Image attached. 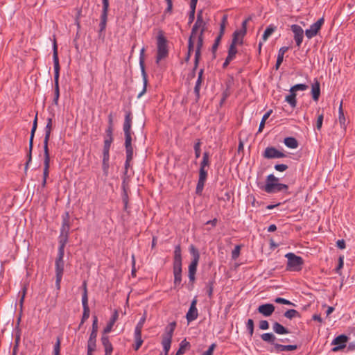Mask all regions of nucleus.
<instances>
[{
  "label": "nucleus",
  "mask_w": 355,
  "mask_h": 355,
  "mask_svg": "<svg viewBox=\"0 0 355 355\" xmlns=\"http://www.w3.org/2000/svg\"><path fill=\"white\" fill-rule=\"evenodd\" d=\"M216 345L215 343H212L209 346V349L206 352H205L202 355H213L214 350L216 348Z\"/></svg>",
  "instance_id": "obj_64"
},
{
  "label": "nucleus",
  "mask_w": 355,
  "mask_h": 355,
  "mask_svg": "<svg viewBox=\"0 0 355 355\" xmlns=\"http://www.w3.org/2000/svg\"><path fill=\"white\" fill-rule=\"evenodd\" d=\"M64 254H58L55 259V276L62 277L64 272V262L63 260Z\"/></svg>",
  "instance_id": "obj_21"
},
{
  "label": "nucleus",
  "mask_w": 355,
  "mask_h": 355,
  "mask_svg": "<svg viewBox=\"0 0 355 355\" xmlns=\"http://www.w3.org/2000/svg\"><path fill=\"white\" fill-rule=\"evenodd\" d=\"M284 144L290 148H296L298 146V141L297 140L293 137H286L284 139Z\"/></svg>",
  "instance_id": "obj_36"
},
{
  "label": "nucleus",
  "mask_w": 355,
  "mask_h": 355,
  "mask_svg": "<svg viewBox=\"0 0 355 355\" xmlns=\"http://www.w3.org/2000/svg\"><path fill=\"white\" fill-rule=\"evenodd\" d=\"M125 148L126 158L128 160H132L133 158V148L132 146H127Z\"/></svg>",
  "instance_id": "obj_61"
},
{
  "label": "nucleus",
  "mask_w": 355,
  "mask_h": 355,
  "mask_svg": "<svg viewBox=\"0 0 355 355\" xmlns=\"http://www.w3.org/2000/svg\"><path fill=\"white\" fill-rule=\"evenodd\" d=\"M203 72H204V69H201L199 71L198 79H197V81L196 83V85H195V87H194V93H195L196 96V102L200 98V89L202 82L203 80V77H202Z\"/></svg>",
  "instance_id": "obj_24"
},
{
  "label": "nucleus",
  "mask_w": 355,
  "mask_h": 355,
  "mask_svg": "<svg viewBox=\"0 0 355 355\" xmlns=\"http://www.w3.org/2000/svg\"><path fill=\"white\" fill-rule=\"evenodd\" d=\"M207 177V171L205 168H200L199 179L197 183L196 193L200 196L204 189L205 183Z\"/></svg>",
  "instance_id": "obj_14"
},
{
  "label": "nucleus",
  "mask_w": 355,
  "mask_h": 355,
  "mask_svg": "<svg viewBox=\"0 0 355 355\" xmlns=\"http://www.w3.org/2000/svg\"><path fill=\"white\" fill-rule=\"evenodd\" d=\"M197 302V297H195L191 301L189 309L186 315V318L188 322L195 320L198 316V310L196 308Z\"/></svg>",
  "instance_id": "obj_17"
},
{
  "label": "nucleus",
  "mask_w": 355,
  "mask_h": 355,
  "mask_svg": "<svg viewBox=\"0 0 355 355\" xmlns=\"http://www.w3.org/2000/svg\"><path fill=\"white\" fill-rule=\"evenodd\" d=\"M284 316L286 317V318L291 320L294 318H300V314L295 309H289L284 313Z\"/></svg>",
  "instance_id": "obj_41"
},
{
  "label": "nucleus",
  "mask_w": 355,
  "mask_h": 355,
  "mask_svg": "<svg viewBox=\"0 0 355 355\" xmlns=\"http://www.w3.org/2000/svg\"><path fill=\"white\" fill-rule=\"evenodd\" d=\"M285 257L288 259L286 266L287 270L300 271L302 270L304 260L301 257L297 256L292 252L287 253Z\"/></svg>",
  "instance_id": "obj_5"
},
{
  "label": "nucleus",
  "mask_w": 355,
  "mask_h": 355,
  "mask_svg": "<svg viewBox=\"0 0 355 355\" xmlns=\"http://www.w3.org/2000/svg\"><path fill=\"white\" fill-rule=\"evenodd\" d=\"M247 329L249 331L250 336H252L254 333V321L252 319H248L246 323Z\"/></svg>",
  "instance_id": "obj_55"
},
{
  "label": "nucleus",
  "mask_w": 355,
  "mask_h": 355,
  "mask_svg": "<svg viewBox=\"0 0 355 355\" xmlns=\"http://www.w3.org/2000/svg\"><path fill=\"white\" fill-rule=\"evenodd\" d=\"M274 301L278 304L295 306L293 302L282 297H277Z\"/></svg>",
  "instance_id": "obj_58"
},
{
  "label": "nucleus",
  "mask_w": 355,
  "mask_h": 355,
  "mask_svg": "<svg viewBox=\"0 0 355 355\" xmlns=\"http://www.w3.org/2000/svg\"><path fill=\"white\" fill-rule=\"evenodd\" d=\"M189 252L192 256V260L189 266V279L190 282H193L196 279L197 267L200 260V253L193 245H190Z\"/></svg>",
  "instance_id": "obj_4"
},
{
  "label": "nucleus",
  "mask_w": 355,
  "mask_h": 355,
  "mask_svg": "<svg viewBox=\"0 0 355 355\" xmlns=\"http://www.w3.org/2000/svg\"><path fill=\"white\" fill-rule=\"evenodd\" d=\"M261 189L268 193H274L279 191H287L288 187L287 184L279 182H266Z\"/></svg>",
  "instance_id": "obj_9"
},
{
  "label": "nucleus",
  "mask_w": 355,
  "mask_h": 355,
  "mask_svg": "<svg viewBox=\"0 0 355 355\" xmlns=\"http://www.w3.org/2000/svg\"><path fill=\"white\" fill-rule=\"evenodd\" d=\"M60 338L57 337L56 342L53 347V355H60Z\"/></svg>",
  "instance_id": "obj_51"
},
{
  "label": "nucleus",
  "mask_w": 355,
  "mask_h": 355,
  "mask_svg": "<svg viewBox=\"0 0 355 355\" xmlns=\"http://www.w3.org/2000/svg\"><path fill=\"white\" fill-rule=\"evenodd\" d=\"M109 159H110V156H103V157L102 168H103V173L105 175H107V173H108Z\"/></svg>",
  "instance_id": "obj_48"
},
{
  "label": "nucleus",
  "mask_w": 355,
  "mask_h": 355,
  "mask_svg": "<svg viewBox=\"0 0 355 355\" xmlns=\"http://www.w3.org/2000/svg\"><path fill=\"white\" fill-rule=\"evenodd\" d=\"M69 235L60 234L58 254H64V247L68 241Z\"/></svg>",
  "instance_id": "obj_33"
},
{
  "label": "nucleus",
  "mask_w": 355,
  "mask_h": 355,
  "mask_svg": "<svg viewBox=\"0 0 355 355\" xmlns=\"http://www.w3.org/2000/svg\"><path fill=\"white\" fill-rule=\"evenodd\" d=\"M113 141H111L110 139H105L104 140V146H103V156H110L109 151L110 148L111 144Z\"/></svg>",
  "instance_id": "obj_44"
},
{
  "label": "nucleus",
  "mask_w": 355,
  "mask_h": 355,
  "mask_svg": "<svg viewBox=\"0 0 355 355\" xmlns=\"http://www.w3.org/2000/svg\"><path fill=\"white\" fill-rule=\"evenodd\" d=\"M338 121L342 128L345 130L347 125V120L344 115V111L343 109V101L340 102L338 109Z\"/></svg>",
  "instance_id": "obj_30"
},
{
  "label": "nucleus",
  "mask_w": 355,
  "mask_h": 355,
  "mask_svg": "<svg viewBox=\"0 0 355 355\" xmlns=\"http://www.w3.org/2000/svg\"><path fill=\"white\" fill-rule=\"evenodd\" d=\"M236 53V46L230 44L228 49V54L227 57L233 60L235 58Z\"/></svg>",
  "instance_id": "obj_46"
},
{
  "label": "nucleus",
  "mask_w": 355,
  "mask_h": 355,
  "mask_svg": "<svg viewBox=\"0 0 355 355\" xmlns=\"http://www.w3.org/2000/svg\"><path fill=\"white\" fill-rule=\"evenodd\" d=\"M191 347L190 343L187 341L186 339H184L180 343V347L176 352L175 355H182L185 353V352Z\"/></svg>",
  "instance_id": "obj_34"
},
{
  "label": "nucleus",
  "mask_w": 355,
  "mask_h": 355,
  "mask_svg": "<svg viewBox=\"0 0 355 355\" xmlns=\"http://www.w3.org/2000/svg\"><path fill=\"white\" fill-rule=\"evenodd\" d=\"M240 254V246L236 245L235 248L232 252V259H236L239 257Z\"/></svg>",
  "instance_id": "obj_63"
},
{
  "label": "nucleus",
  "mask_w": 355,
  "mask_h": 355,
  "mask_svg": "<svg viewBox=\"0 0 355 355\" xmlns=\"http://www.w3.org/2000/svg\"><path fill=\"white\" fill-rule=\"evenodd\" d=\"M145 49L142 48L139 56V65L141 67V75L144 80V87L142 91L138 94L137 98H141L146 92L148 84V76L145 70V59H144Z\"/></svg>",
  "instance_id": "obj_8"
},
{
  "label": "nucleus",
  "mask_w": 355,
  "mask_h": 355,
  "mask_svg": "<svg viewBox=\"0 0 355 355\" xmlns=\"http://www.w3.org/2000/svg\"><path fill=\"white\" fill-rule=\"evenodd\" d=\"M209 165V155L208 152H205L203 153L202 160L200 163V168H205V166H208Z\"/></svg>",
  "instance_id": "obj_47"
},
{
  "label": "nucleus",
  "mask_w": 355,
  "mask_h": 355,
  "mask_svg": "<svg viewBox=\"0 0 355 355\" xmlns=\"http://www.w3.org/2000/svg\"><path fill=\"white\" fill-rule=\"evenodd\" d=\"M53 64H54V82H55V93H54V98L53 100V103L55 105H58V99H59V96H60L59 76H60V64H59L58 46H57L55 40H54V42H53Z\"/></svg>",
  "instance_id": "obj_2"
},
{
  "label": "nucleus",
  "mask_w": 355,
  "mask_h": 355,
  "mask_svg": "<svg viewBox=\"0 0 355 355\" xmlns=\"http://www.w3.org/2000/svg\"><path fill=\"white\" fill-rule=\"evenodd\" d=\"M101 343L104 347L105 355H112L113 352V346L110 341L109 336L107 334H102Z\"/></svg>",
  "instance_id": "obj_22"
},
{
  "label": "nucleus",
  "mask_w": 355,
  "mask_h": 355,
  "mask_svg": "<svg viewBox=\"0 0 355 355\" xmlns=\"http://www.w3.org/2000/svg\"><path fill=\"white\" fill-rule=\"evenodd\" d=\"M135 345L134 346L135 350H138L143 343V340L141 338V334L135 333Z\"/></svg>",
  "instance_id": "obj_43"
},
{
  "label": "nucleus",
  "mask_w": 355,
  "mask_h": 355,
  "mask_svg": "<svg viewBox=\"0 0 355 355\" xmlns=\"http://www.w3.org/2000/svg\"><path fill=\"white\" fill-rule=\"evenodd\" d=\"M263 157L267 159L282 158L286 155L275 147H267L263 153Z\"/></svg>",
  "instance_id": "obj_16"
},
{
  "label": "nucleus",
  "mask_w": 355,
  "mask_h": 355,
  "mask_svg": "<svg viewBox=\"0 0 355 355\" xmlns=\"http://www.w3.org/2000/svg\"><path fill=\"white\" fill-rule=\"evenodd\" d=\"M201 56V49H196L195 52V59H194V67L193 69V73L195 74V71L198 67L199 61Z\"/></svg>",
  "instance_id": "obj_42"
},
{
  "label": "nucleus",
  "mask_w": 355,
  "mask_h": 355,
  "mask_svg": "<svg viewBox=\"0 0 355 355\" xmlns=\"http://www.w3.org/2000/svg\"><path fill=\"white\" fill-rule=\"evenodd\" d=\"M285 101L291 106L292 108H295L297 105L296 93L290 92V94L286 96Z\"/></svg>",
  "instance_id": "obj_37"
},
{
  "label": "nucleus",
  "mask_w": 355,
  "mask_h": 355,
  "mask_svg": "<svg viewBox=\"0 0 355 355\" xmlns=\"http://www.w3.org/2000/svg\"><path fill=\"white\" fill-rule=\"evenodd\" d=\"M194 25L197 26V27L200 28V33L201 34H204V33L206 31L207 23L203 19L202 10H200L198 12L197 19Z\"/></svg>",
  "instance_id": "obj_23"
},
{
  "label": "nucleus",
  "mask_w": 355,
  "mask_h": 355,
  "mask_svg": "<svg viewBox=\"0 0 355 355\" xmlns=\"http://www.w3.org/2000/svg\"><path fill=\"white\" fill-rule=\"evenodd\" d=\"M308 85L306 84H297L291 87L289 92L296 93L297 91H304L308 89Z\"/></svg>",
  "instance_id": "obj_45"
},
{
  "label": "nucleus",
  "mask_w": 355,
  "mask_h": 355,
  "mask_svg": "<svg viewBox=\"0 0 355 355\" xmlns=\"http://www.w3.org/2000/svg\"><path fill=\"white\" fill-rule=\"evenodd\" d=\"M288 50V47H287V46H283V47L280 48L279 50V52H278L277 60H278L281 62H283L284 55Z\"/></svg>",
  "instance_id": "obj_56"
},
{
  "label": "nucleus",
  "mask_w": 355,
  "mask_h": 355,
  "mask_svg": "<svg viewBox=\"0 0 355 355\" xmlns=\"http://www.w3.org/2000/svg\"><path fill=\"white\" fill-rule=\"evenodd\" d=\"M46 121L47 123L44 128L45 135L44 139V155H50L49 149V141L53 129V119L52 118L49 117L46 119Z\"/></svg>",
  "instance_id": "obj_10"
},
{
  "label": "nucleus",
  "mask_w": 355,
  "mask_h": 355,
  "mask_svg": "<svg viewBox=\"0 0 355 355\" xmlns=\"http://www.w3.org/2000/svg\"><path fill=\"white\" fill-rule=\"evenodd\" d=\"M125 147L132 146V131L124 132Z\"/></svg>",
  "instance_id": "obj_50"
},
{
  "label": "nucleus",
  "mask_w": 355,
  "mask_h": 355,
  "mask_svg": "<svg viewBox=\"0 0 355 355\" xmlns=\"http://www.w3.org/2000/svg\"><path fill=\"white\" fill-rule=\"evenodd\" d=\"M245 35H242L241 32L239 30L235 31L232 34V40L230 44L232 45H241L243 43V37Z\"/></svg>",
  "instance_id": "obj_27"
},
{
  "label": "nucleus",
  "mask_w": 355,
  "mask_h": 355,
  "mask_svg": "<svg viewBox=\"0 0 355 355\" xmlns=\"http://www.w3.org/2000/svg\"><path fill=\"white\" fill-rule=\"evenodd\" d=\"M70 216L68 211H66L62 215V223L60 229V234L69 235V230H70V223H69Z\"/></svg>",
  "instance_id": "obj_18"
},
{
  "label": "nucleus",
  "mask_w": 355,
  "mask_h": 355,
  "mask_svg": "<svg viewBox=\"0 0 355 355\" xmlns=\"http://www.w3.org/2000/svg\"><path fill=\"white\" fill-rule=\"evenodd\" d=\"M118 317H119L118 311L116 310H115L112 318H110V321L108 322L106 327L103 329V334H107L108 333H110L112 331L114 324H115L116 321L118 319Z\"/></svg>",
  "instance_id": "obj_25"
},
{
  "label": "nucleus",
  "mask_w": 355,
  "mask_h": 355,
  "mask_svg": "<svg viewBox=\"0 0 355 355\" xmlns=\"http://www.w3.org/2000/svg\"><path fill=\"white\" fill-rule=\"evenodd\" d=\"M171 342H172L171 340L162 338V344L163 345L164 353L166 354H168V353L170 350Z\"/></svg>",
  "instance_id": "obj_49"
},
{
  "label": "nucleus",
  "mask_w": 355,
  "mask_h": 355,
  "mask_svg": "<svg viewBox=\"0 0 355 355\" xmlns=\"http://www.w3.org/2000/svg\"><path fill=\"white\" fill-rule=\"evenodd\" d=\"M348 337L344 334L339 335L335 338L332 341V345H336L332 348V352H338L346 347V343L347 342Z\"/></svg>",
  "instance_id": "obj_13"
},
{
  "label": "nucleus",
  "mask_w": 355,
  "mask_h": 355,
  "mask_svg": "<svg viewBox=\"0 0 355 355\" xmlns=\"http://www.w3.org/2000/svg\"><path fill=\"white\" fill-rule=\"evenodd\" d=\"M204 34H201L199 33V35H198V41H197V45L196 49H202L203 46V42H204Z\"/></svg>",
  "instance_id": "obj_62"
},
{
  "label": "nucleus",
  "mask_w": 355,
  "mask_h": 355,
  "mask_svg": "<svg viewBox=\"0 0 355 355\" xmlns=\"http://www.w3.org/2000/svg\"><path fill=\"white\" fill-rule=\"evenodd\" d=\"M200 146L201 142L200 139H198L197 142L194 145L195 156L196 159L199 158L201 154Z\"/></svg>",
  "instance_id": "obj_54"
},
{
  "label": "nucleus",
  "mask_w": 355,
  "mask_h": 355,
  "mask_svg": "<svg viewBox=\"0 0 355 355\" xmlns=\"http://www.w3.org/2000/svg\"><path fill=\"white\" fill-rule=\"evenodd\" d=\"M83 293L82 295V304L83 307V313L81 319V324H84L85 320H87L90 314V310L88 305V295H87V282L85 281L83 284Z\"/></svg>",
  "instance_id": "obj_7"
},
{
  "label": "nucleus",
  "mask_w": 355,
  "mask_h": 355,
  "mask_svg": "<svg viewBox=\"0 0 355 355\" xmlns=\"http://www.w3.org/2000/svg\"><path fill=\"white\" fill-rule=\"evenodd\" d=\"M251 20V17H249L248 18H247L246 19H245L243 23H242V26H241V29L239 30V32H241V34L242 35H245L246 33H247V23Z\"/></svg>",
  "instance_id": "obj_60"
},
{
  "label": "nucleus",
  "mask_w": 355,
  "mask_h": 355,
  "mask_svg": "<svg viewBox=\"0 0 355 355\" xmlns=\"http://www.w3.org/2000/svg\"><path fill=\"white\" fill-rule=\"evenodd\" d=\"M214 280L209 281L207 284V293L209 298L212 297Z\"/></svg>",
  "instance_id": "obj_53"
},
{
  "label": "nucleus",
  "mask_w": 355,
  "mask_h": 355,
  "mask_svg": "<svg viewBox=\"0 0 355 355\" xmlns=\"http://www.w3.org/2000/svg\"><path fill=\"white\" fill-rule=\"evenodd\" d=\"M291 29L294 33V40L296 42V45L300 47L302 43L304 38V31L302 28L297 24H293L291 26Z\"/></svg>",
  "instance_id": "obj_15"
},
{
  "label": "nucleus",
  "mask_w": 355,
  "mask_h": 355,
  "mask_svg": "<svg viewBox=\"0 0 355 355\" xmlns=\"http://www.w3.org/2000/svg\"><path fill=\"white\" fill-rule=\"evenodd\" d=\"M109 9V3L103 2V10L101 16V22L99 24V31L98 36L99 37H104V34L103 33L106 28L107 21V13Z\"/></svg>",
  "instance_id": "obj_11"
},
{
  "label": "nucleus",
  "mask_w": 355,
  "mask_h": 355,
  "mask_svg": "<svg viewBox=\"0 0 355 355\" xmlns=\"http://www.w3.org/2000/svg\"><path fill=\"white\" fill-rule=\"evenodd\" d=\"M261 339L263 341L267 342V343L272 345L274 347H275V345L277 344V343H275L276 337H275V336L272 333H265V334H263L261 336Z\"/></svg>",
  "instance_id": "obj_35"
},
{
  "label": "nucleus",
  "mask_w": 355,
  "mask_h": 355,
  "mask_svg": "<svg viewBox=\"0 0 355 355\" xmlns=\"http://www.w3.org/2000/svg\"><path fill=\"white\" fill-rule=\"evenodd\" d=\"M297 349V346L296 345H284L279 343L275 345V350L277 352L293 351Z\"/></svg>",
  "instance_id": "obj_32"
},
{
  "label": "nucleus",
  "mask_w": 355,
  "mask_h": 355,
  "mask_svg": "<svg viewBox=\"0 0 355 355\" xmlns=\"http://www.w3.org/2000/svg\"><path fill=\"white\" fill-rule=\"evenodd\" d=\"M176 322L173 321L171 322L165 328V334L162 336L163 338L169 339L172 340L173 332L176 327Z\"/></svg>",
  "instance_id": "obj_26"
},
{
  "label": "nucleus",
  "mask_w": 355,
  "mask_h": 355,
  "mask_svg": "<svg viewBox=\"0 0 355 355\" xmlns=\"http://www.w3.org/2000/svg\"><path fill=\"white\" fill-rule=\"evenodd\" d=\"M272 110H269L267 112L264 114V115L262 117V119L260 122L258 132H261L263 131V129L264 128L266 121L269 118L270 114H272Z\"/></svg>",
  "instance_id": "obj_40"
},
{
  "label": "nucleus",
  "mask_w": 355,
  "mask_h": 355,
  "mask_svg": "<svg viewBox=\"0 0 355 355\" xmlns=\"http://www.w3.org/2000/svg\"><path fill=\"white\" fill-rule=\"evenodd\" d=\"M311 94L313 99L315 101H318L320 95V85L318 80H316L315 83L312 85Z\"/></svg>",
  "instance_id": "obj_29"
},
{
  "label": "nucleus",
  "mask_w": 355,
  "mask_h": 355,
  "mask_svg": "<svg viewBox=\"0 0 355 355\" xmlns=\"http://www.w3.org/2000/svg\"><path fill=\"white\" fill-rule=\"evenodd\" d=\"M96 347V340H88L87 341V350L89 352H94Z\"/></svg>",
  "instance_id": "obj_59"
},
{
  "label": "nucleus",
  "mask_w": 355,
  "mask_h": 355,
  "mask_svg": "<svg viewBox=\"0 0 355 355\" xmlns=\"http://www.w3.org/2000/svg\"><path fill=\"white\" fill-rule=\"evenodd\" d=\"M275 307L272 304H264L260 305L257 311L265 317L270 316L275 311Z\"/></svg>",
  "instance_id": "obj_19"
},
{
  "label": "nucleus",
  "mask_w": 355,
  "mask_h": 355,
  "mask_svg": "<svg viewBox=\"0 0 355 355\" xmlns=\"http://www.w3.org/2000/svg\"><path fill=\"white\" fill-rule=\"evenodd\" d=\"M37 128V112L36 113V115L35 116V119L33 122V126L31 131V135L29 139V144H28V152L27 153V161L25 164L24 166V173H26L27 170L28 168L29 164H31L32 161V151L33 148V139L35 137V133Z\"/></svg>",
  "instance_id": "obj_6"
},
{
  "label": "nucleus",
  "mask_w": 355,
  "mask_h": 355,
  "mask_svg": "<svg viewBox=\"0 0 355 355\" xmlns=\"http://www.w3.org/2000/svg\"><path fill=\"white\" fill-rule=\"evenodd\" d=\"M146 321V316L144 315L141 319L139 321V322L137 323L136 327H135V333H139V334H141V330H142V328H143V326H144V324Z\"/></svg>",
  "instance_id": "obj_52"
},
{
  "label": "nucleus",
  "mask_w": 355,
  "mask_h": 355,
  "mask_svg": "<svg viewBox=\"0 0 355 355\" xmlns=\"http://www.w3.org/2000/svg\"><path fill=\"white\" fill-rule=\"evenodd\" d=\"M132 120V117L131 112L125 111V119H124L123 127L124 132L132 131L131 130Z\"/></svg>",
  "instance_id": "obj_28"
},
{
  "label": "nucleus",
  "mask_w": 355,
  "mask_h": 355,
  "mask_svg": "<svg viewBox=\"0 0 355 355\" xmlns=\"http://www.w3.org/2000/svg\"><path fill=\"white\" fill-rule=\"evenodd\" d=\"M273 331L277 334H289V330L277 322H275L272 325Z\"/></svg>",
  "instance_id": "obj_31"
},
{
  "label": "nucleus",
  "mask_w": 355,
  "mask_h": 355,
  "mask_svg": "<svg viewBox=\"0 0 355 355\" xmlns=\"http://www.w3.org/2000/svg\"><path fill=\"white\" fill-rule=\"evenodd\" d=\"M224 35V33H221V32H219L218 35L216 37L214 44L211 47V51L213 53V58H216V52L218 49V45L221 41L222 37Z\"/></svg>",
  "instance_id": "obj_39"
},
{
  "label": "nucleus",
  "mask_w": 355,
  "mask_h": 355,
  "mask_svg": "<svg viewBox=\"0 0 355 355\" xmlns=\"http://www.w3.org/2000/svg\"><path fill=\"white\" fill-rule=\"evenodd\" d=\"M277 27L272 24L269 25L266 29L265 30L263 36L262 40L263 41H266L268 38L275 31Z\"/></svg>",
  "instance_id": "obj_38"
},
{
  "label": "nucleus",
  "mask_w": 355,
  "mask_h": 355,
  "mask_svg": "<svg viewBox=\"0 0 355 355\" xmlns=\"http://www.w3.org/2000/svg\"><path fill=\"white\" fill-rule=\"evenodd\" d=\"M182 259L180 244L175 246L173 272L174 275V288H176L182 282Z\"/></svg>",
  "instance_id": "obj_1"
},
{
  "label": "nucleus",
  "mask_w": 355,
  "mask_h": 355,
  "mask_svg": "<svg viewBox=\"0 0 355 355\" xmlns=\"http://www.w3.org/2000/svg\"><path fill=\"white\" fill-rule=\"evenodd\" d=\"M50 167V155H44V171H43V180L42 187L44 188L46 184V180L49 174Z\"/></svg>",
  "instance_id": "obj_20"
},
{
  "label": "nucleus",
  "mask_w": 355,
  "mask_h": 355,
  "mask_svg": "<svg viewBox=\"0 0 355 355\" xmlns=\"http://www.w3.org/2000/svg\"><path fill=\"white\" fill-rule=\"evenodd\" d=\"M227 15H224L222 17V19H221V22H220V31L219 32H221V33H225V26H226V24H227Z\"/></svg>",
  "instance_id": "obj_57"
},
{
  "label": "nucleus",
  "mask_w": 355,
  "mask_h": 355,
  "mask_svg": "<svg viewBox=\"0 0 355 355\" xmlns=\"http://www.w3.org/2000/svg\"><path fill=\"white\" fill-rule=\"evenodd\" d=\"M324 21V17H321L316 22L313 24L309 29H306L305 31L306 36L311 39L313 37H315L320 30L322 26L323 25Z\"/></svg>",
  "instance_id": "obj_12"
},
{
  "label": "nucleus",
  "mask_w": 355,
  "mask_h": 355,
  "mask_svg": "<svg viewBox=\"0 0 355 355\" xmlns=\"http://www.w3.org/2000/svg\"><path fill=\"white\" fill-rule=\"evenodd\" d=\"M168 41L164 35L162 31L158 32L157 36V56L156 63L158 64L162 59H165L168 55V49L167 45Z\"/></svg>",
  "instance_id": "obj_3"
}]
</instances>
